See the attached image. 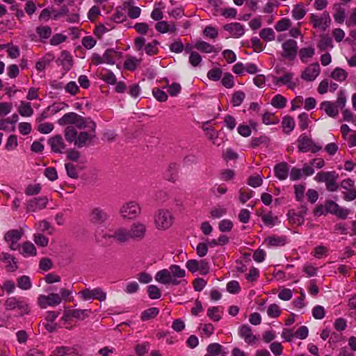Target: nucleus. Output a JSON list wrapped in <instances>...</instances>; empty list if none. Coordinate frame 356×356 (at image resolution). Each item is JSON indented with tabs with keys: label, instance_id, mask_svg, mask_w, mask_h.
I'll return each mask as SVG.
<instances>
[{
	"label": "nucleus",
	"instance_id": "nucleus-1",
	"mask_svg": "<svg viewBox=\"0 0 356 356\" xmlns=\"http://www.w3.org/2000/svg\"><path fill=\"white\" fill-rule=\"evenodd\" d=\"M186 271L179 265H171L168 268L158 271L155 275V280L164 285L177 286L186 283L184 277Z\"/></svg>",
	"mask_w": 356,
	"mask_h": 356
},
{
	"label": "nucleus",
	"instance_id": "nucleus-2",
	"mask_svg": "<svg viewBox=\"0 0 356 356\" xmlns=\"http://www.w3.org/2000/svg\"><path fill=\"white\" fill-rule=\"evenodd\" d=\"M173 222L174 216L168 209H160L154 214V225L159 230H167L172 225Z\"/></svg>",
	"mask_w": 356,
	"mask_h": 356
},
{
	"label": "nucleus",
	"instance_id": "nucleus-3",
	"mask_svg": "<svg viewBox=\"0 0 356 356\" xmlns=\"http://www.w3.org/2000/svg\"><path fill=\"white\" fill-rule=\"evenodd\" d=\"M339 175L335 171L319 172L316 174L314 179L318 182H324L327 191L334 192L339 189L337 181Z\"/></svg>",
	"mask_w": 356,
	"mask_h": 356
},
{
	"label": "nucleus",
	"instance_id": "nucleus-4",
	"mask_svg": "<svg viewBox=\"0 0 356 356\" xmlns=\"http://www.w3.org/2000/svg\"><path fill=\"white\" fill-rule=\"evenodd\" d=\"M90 120H86L82 116L74 112H70L65 114L58 119V123L60 126L74 125L78 129H84Z\"/></svg>",
	"mask_w": 356,
	"mask_h": 356
},
{
	"label": "nucleus",
	"instance_id": "nucleus-5",
	"mask_svg": "<svg viewBox=\"0 0 356 356\" xmlns=\"http://www.w3.org/2000/svg\"><path fill=\"white\" fill-rule=\"evenodd\" d=\"M85 128H88L89 131H81L77 134L76 140H75V145L78 147H83L86 146L88 143H91L96 136V124L93 121H88V123L86 124Z\"/></svg>",
	"mask_w": 356,
	"mask_h": 356
},
{
	"label": "nucleus",
	"instance_id": "nucleus-6",
	"mask_svg": "<svg viewBox=\"0 0 356 356\" xmlns=\"http://www.w3.org/2000/svg\"><path fill=\"white\" fill-rule=\"evenodd\" d=\"M4 305L6 310L17 309L20 316L28 314L30 312L29 305L15 296L8 298Z\"/></svg>",
	"mask_w": 356,
	"mask_h": 356
},
{
	"label": "nucleus",
	"instance_id": "nucleus-7",
	"mask_svg": "<svg viewBox=\"0 0 356 356\" xmlns=\"http://www.w3.org/2000/svg\"><path fill=\"white\" fill-rule=\"evenodd\" d=\"M298 148L300 152H312L316 153L322 149V146L316 144L312 138L305 134H301L298 138Z\"/></svg>",
	"mask_w": 356,
	"mask_h": 356
},
{
	"label": "nucleus",
	"instance_id": "nucleus-8",
	"mask_svg": "<svg viewBox=\"0 0 356 356\" xmlns=\"http://www.w3.org/2000/svg\"><path fill=\"white\" fill-rule=\"evenodd\" d=\"M141 211L140 205L134 201L124 204L120 209V214L123 219H134Z\"/></svg>",
	"mask_w": 356,
	"mask_h": 356
},
{
	"label": "nucleus",
	"instance_id": "nucleus-9",
	"mask_svg": "<svg viewBox=\"0 0 356 356\" xmlns=\"http://www.w3.org/2000/svg\"><path fill=\"white\" fill-rule=\"evenodd\" d=\"M78 294L83 300L96 299L99 301H104L106 298V293L100 287L92 289L86 288L79 291Z\"/></svg>",
	"mask_w": 356,
	"mask_h": 356
},
{
	"label": "nucleus",
	"instance_id": "nucleus-10",
	"mask_svg": "<svg viewBox=\"0 0 356 356\" xmlns=\"http://www.w3.org/2000/svg\"><path fill=\"white\" fill-rule=\"evenodd\" d=\"M104 237L107 239L113 238L120 243H125L130 240L129 230L122 227L110 229L108 233L104 234Z\"/></svg>",
	"mask_w": 356,
	"mask_h": 356
},
{
	"label": "nucleus",
	"instance_id": "nucleus-11",
	"mask_svg": "<svg viewBox=\"0 0 356 356\" xmlns=\"http://www.w3.org/2000/svg\"><path fill=\"white\" fill-rule=\"evenodd\" d=\"M62 298L55 293H49L47 296L40 295L38 298V304L42 309H45L48 306L56 307L60 304Z\"/></svg>",
	"mask_w": 356,
	"mask_h": 356
},
{
	"label": "nucleus",
	"instance_id": "nucleus-12",
	"mask_svg": "<svg viewBox=\"0 0 356 356\" xmlns=\"http://www.w3.org/2000/svg\"><path fill=\"white\" fill-rule=\"evenodd\" d=\"M293 74L286 72L282 76L277 77L273 76V83L275 86L280 87L283 85H287L291 90H294L299 84V80L297 79L295 81H292Z\"/></svg>",
	"mask_w": 356,
	"mask_h": 356
},
{
	"label": "nucleus",
	"instance_id": "nucleus-13",
	"mask_svg": "<svg viewBox=\"0 0 356 356\" xmlns=\"http://www.w3.org/2000/svg\"><path fill=\"white\" fill-rule=\"evenodd\" d=\"M89 217L90 222L95 225H102L109 219L107 212L100 207L92 208L90 211Z\"/></svg>",
	"mask_w": 356,
	"mask_h": 356
},
{
	"label": "nucleus",
	"instance_id": "nucleus-14",
	"mask_svg": "<svg viewBox=\"0 0 356 356\" xmlns=\"http://www.w3.org/2000/svg\"><path fill=\"white\" fill-rule=\"evenodd\" d=\"M310 22L315 29H320L325 31L330 25L331 19L327 12H323L321 16L315 14H311L309 16Z\"/></svg>",
	"mask_w": 356,
	"mask_h": 356
},
{
	"label": "nucleus",
	"instance_id": "nucleus-15",
	"mask_svg": "<svg viewBox=\"0 0 356 356\" xmlns=\"http://www.w3.org/2000/svg\"><path fill=\"white\" fill-rule=\"evenodd\" d=\"M147 225L141 222H134L129 230L130 239L136 241L143 240L147 233Z\"/></svg>",
	"mask_w": 356,
	"mask_h": 356
},
{
	"label": "nucleus",
	"instance_id": "nucleus-16",
	"mask_svg": "<svg viewBox=\"0 0 356 356\" xmlns=\"http://www.w3.org/2000/svg\"><path fill=\"white\" fill-rule=\"evenodd\" d=\"M23 235V231L21 229H11L4 236L5 241L9 244L12 250H16L19 248L18 241Z\"/></svg>",
	"mask_w": 356,
	"mask_h": 356
},
{
	"label": "nucleus",
	"instance_id": "nucleus-17",
	"mask_svg": "<svg viewBox=\"0 0 356 356\" xmlns=\"http://www.w3.org/2000/svg\"><path fill=\"white\" fill-rule=\"evenodd\" d=\"M283 52L282 56L289 60H293L297 55L298 44L294 40L289 39L286 40L282 45Z\"/></svg>",
	"mask_w": 356,
	"mask_h": 356
},
{
	"label": "nucleus",
	"instance_id": "nucleus-18",
	"mask_svg": "<svg viewBox=\"0 0 356 356\" xmlns=\"http://www.w3.org/2000/svg\"><path fill=\"white\" fill-rule=\"evenodd\" d=\"M326 209L327 213L334 214L342 219H346L349 213V211L347 209L341 207L332 200L326 202Z\"/></svg>",
	"mask_w": 356,
	"mask_h": 356
},
{
	"label": "nucleus",
	"instance_id": "nucleus-19",
	"mask_svg": "<svg viewBox=\"0 0 356 356\" xmlns=\"http://www.w3.org/2000/svg\"><path fill=\"white\" fill-rule=\"evenodd\" d=\"M321 72L320 65L318 63H313L309 65L301 74V78L307 81H312L319 75Z\"/></svg>",
	"mask_w": 356,
	"mask_h": 356
},
{
	"label": "nucleus",
	"instance_id": "nucleus-20",
	"mask_svg": "<svg viewBox=\"0 0 356 356\" xmlns=\"http://www.w3.org/2000/svg\"><path fill=\"white\" fill-rule=\"evenodd\" d=\"M48 201L44 197H37L29 200L26 204V210L29 212H35L46 207Z\"/></svg>",
	"mask_w": 356,
	"mask_h": 356
},
{
	"label": "nucleus",
	"instance_id": "nucleus-21",
	"mask_svg": "<svg viewBox=\"0 0 356 356\" xmlns=\"http://www.w3.org/2000/svg\"><path fill=\"white\" fill-rule=\"evenodd\" d=\"M238 334L248 344L255 343L258 339L253 334L251 327L248 325H243L239 327Z\"/></svg>",
	"mask_w": 356,
	"mask_h": 356
},
{
	"label": "nucleus",
	"instance_id": "nucleus-22",
	"mask_svg": "<svg viewBox=\"0 0 356 356\" xmlns=\"http://www.w3.org/2000/svg\"><path fill=\"white\" fill-rule=\"evenodd\" d=\"M223 28L234 38L241 37L245 33L244 26L238 22L225 24Z\"/></svg>",
	"mask_w": 356,
	"mask_h": 356
},
{
	"label": "nucleus",
	"instance_id": "nucleus-23",
	"mask_svg": "<svg viewBox=\"0 0 356 356\" xmlns=\"http://www.w3.org/2000/svg\"><path fill=\"white\" fill-rule=\"evenodd\" d=\"M179 165L176 163H171L168 166L165 173V179L171 182H175L179 179Z\"/></svg>",
	"mask_w": 356,
	"mask_h": 356
},
{
	"label": "nucleus",
	"instance_id": "nucleus-24",
	"mask_svg": "<svg viewBox=\"0 0 356 356\" xmlns=\"http://www.w3.org/2000/svg\"><path fill=\"white\" fill-rule=\"evenodd\" d=\"M49 144L51 147V150L56 153H61L65 148L63 139L60 135L54 136L49 140Z\"/></svg>",
	"mask_w": 356,
	"mask_h": 356
},
{
	"label": "nucleus",
	"instance_id": "nucleus-25",
	"mask_svg": "<svg viewBox=\"0 0 356 356\" xmlns=\"http://www.w3.org/2000/svg\"><path fill=\"white\" fill-rule=\"evenodd\" d=\"M0 259L2 261L6 263V268L8 271L14 272L18 268L15 258L11 254L8 253H1Z\"/></svg>",
	"mask_w": 356,
	"mask_h": 356
},
{
	"label": "nucleus",
	"instance_id": "nucleus-26",
	"mask_svg": "<svg viewBox=\"0 0 356 356\" xmlns=\"http://www.w3.org/2000/svg\"><path fill=\"white\" fill-rule=\"evenodd\" d=\"M320 108L331 118H336L339 115V110L334 102L330 101L323 102L320 105Z\"/></svg>",
	"mask_w": 356,
	"mask_h": 356
},
{
	"label": "nucleus",
	"instance_id": "nucleus-27",
	"mask_svg": "<svg viewBox=\"0 0 356 356\" xmlns=\"http://www.w3.org/2000/svg\"><path fill=\"white\" fill-rule=\"evenodd\" d=\"M275 177L280 180H284L289 175V165L285 162L277 164L274 168Z\"/></svg>",
	"mask_w": 356,
	"mask_h": 356
},
{
	"label": "nucleus",
	"instance_id": "nucleus-28",
	"mask_svg": "<svg viewBox=\"0 0 356 356\" xmlns=\"http://www.w3.org/2000/svg\"><path fill=\"white\" fill-rule=\"evenodd\" d=\"M333 9L334 10L333 14L334 21L339 24L343 23L346 19L345 8L341 6V3H335L333 6Z\"/></svg>",
	"mask_w": 356,
	"mask_h": 356
},
{
	"label": "nucleus",
	"instance_id": "nucleus-29",
	"mask_svg": "<svg viewBox=\"0 0 356 356\" xmlns=\"http://www.w3.org/2000/svg\"><path fill=\"white\" fill-rule=\"evenodd\" d=\"M156 30L161 33L168 32L175 33L177 31L176 26L174 23L168 24L165 21H160L155 25Z\"/></svg>",
	"mask_w": 356,
	"mask_h": 356
},
{
	"label": "nucleus",
	"instance_id": "nucleus-30",
	"mask_svg": "<svg viewBox=\"0 0 356 356\" xmlns=\"http://www.w3.org/2000/svg\"><path fill=\"white\" fill-rule=\"evenodd\" d=\"M20 253L24 257H34L37 254V250L33 243L26 241L22 245Z\"/></svg>",
	"mask_w": 356,
	"mask_h": 356
},
{
	"label": "nucleus",
	"instance_id": "nucleus-31",
	"mask_svg": "<svg viewBox=\"0 0 356 356\" xmlns=\"http://www.w3.org/2000/svg\"><path fill=\"white\" fill-rule=\"evenodd\" d=\"M268 246H282L286 243V237L285 236H270L265 239Z\"/></svg>",
	"mask_w": 356,
	"mask_h": 356
},
{
	"label": "nucleus",
	"instance_id": "nucleus-32",
	"mask_svg": "<svg viewBox=\"0 0 356 356\" xmlns=\"http://www.w3.org/2000/svg\"><path fill=\"white\" fill-rule=\"evenodd\" d=\"M99 77L104 82L111 85L116 83L117 81L115 75L111 70L104 68L100 72Z\"/></svg>",
	"mask_w": 356,
	"mask_h": 356
},
{
	"label": "nucleus",
	"instance_id": "nucleus-33",
	"mask_svg": "<svg viewBox=\"0 0 356 356\" xmlns=\"http://www.w3.org/2000/svg\"><path fill=\"white\" fill-rule=\"evenodd\" d=\"M90 310L86 309H73L69 312V313L62 317L63 320H66L67 316L73 317L74 318L83 320L88 316V314L90 313Z\"/></svg>",
	"mask_w": 356,
	"mask_h": 356
},
{
	"label": "nucleus",
	"instance_id": "nucleus-34",
	"mask_svg": "<svg viewBox=\"0 0 356 356\" xmlns=\"http://www.w3.org/2000/svg\"><path fill=\"white\" fill-rule=\"evenodd\" d=\"M194 47L197 50L204 53L218 52L219 50H216L215 47L209 43L200 40L197 41Z\"/></svg>",
	"mask_w": 356,
	"mask_h": 356
},
{
	"label": "nucleus",
	"instance_id": "nucleus-35",
	"mask_svg": "<svg viewBox=\"0 0 356 356\" xmlns=\"http://www.w3.org/2000/svg\"><path fill=\"white\" fill-rule=\"evenodd\" d=\"M19 113L23 117H30L33 113V110L29 102L22 101L18 107Z\"/></svg>",
	"mask_w": 356,
	"mask_h": 356
},
{
	"label": "nucleus",
	"instance_id": "nucleus-36",
	"mask_svg": "<svg viewBox=\"0 0 356 356\" xmlns=\"http://www.w3.org/2000/svg\"><path fill=\"white\" fill-rule=\"evenodd\" d=\"M315 49L313 47H304L299 50V57L302 63H307L309 58L313 57Z\"/></svg>",
	"mask_w": 356,
	"mask_h": 356
},
{
	"label": "nucleus",
	"instance_id": "nucleus-37",
	"mask_svg": "<svg viewBox=\"0 0 356 356\" xmlns=\"http://www.w3.org/2000/svg\"><path fill=\"white\" fill-rule=\"evenodd\" d=\"M283 131L286 134H289L295 128V121L292 117L285 116L282 122Z\"/></svg>",
	"mask_w": 356,
	"mask_h": 356
},
{
	"label": "nucleus",
	"instance_id": "nucleus-38",
	"mask_svg": "<svg viewBox=\"0 0 356 356\" xmlns=\"http://www.w3.org/2000/svg\"><path fill=\"white\" fill-rule=\"evenodd\" d=\"M261 218L266 226L273 227L280 222L277 216H274L272 212L261 215Z\"/></svg>",
	"mask_w": 356,
	"mask_h": 356
},
{
	"label": "nucleus",
	"instance_id": "nucleus-39",
	"mask_svg": "<svg viewBox=\"0 0 356 356\" xmlns=\"http://www.w3.org/2000/svg\"><path fill=\"white\" fill-rule=\"evenodd\" d=\"M317 47L321 51H325L328 48H333L332 38L327 35H321Z\"/></svg>",
	"mask_w": 356,
	"mask_h": 356
},
{
	"label": "nucleus",
	"instance_id": "nucleus-40",
	"mask_svg": "<svg viewBox=\"0 0 356 356\" xmlns=\"http://www.w3.org/2000/svg\"><path fill=\"white\" fill-rule=\"evenodd\" d=\"M125 13V10L122 8H117L115 12L108 20L115 23H122L127 18Z\"/></svg>",
	"mask_w": 356,
	"mask_h": 356
},
{
	"label": "nucleus",
	"instance_id": "nucleus-41",
	"mask_svg": "<svg viewBox=\"0 0 356 356\" xmlns=\"http://www.w3.org/2000/svg\"><path fill=\"white\" fill-rule=\"evenodd\" d=\"M140 60L134 56H129L124 61V67L125 69L134 71L140 65Z\"/></svg>",
	"mask_w": 356,
	"mask_h": 356
},
{
	"label": "nucleus",
	"instance_id": "nucleus-42",
	"mask_svg": "<svg viewBox=\"0 0 356 356\" xmlns=\"http://www.w3.org/2000/svg\"><path fill=\"white\" fill-rule=\"evenodd\" d=\"M17 286L22 290H29L32 286L31 279L27 275H22L17 279Z\"/></svg>",
	"mask_w": 356,
	"mask_h": 356
},
{
	"label": "nucleus",
	"instance_id": "nucleus-43",
	"mask_svg": "<svg viewBox=\"0 0 356 356\" xmlns=\"http://www.w3.org/2000/svg\"><path fill=\"white\" fill-rule=\"evenodd\" d=\"M118 56V52L113 49H107L103 54L104 63L114 65Z\"/></svg>",
	"mask_w": 356,
	"mask_h": 356
},
{
	"label": "nucleus",
	"instance_id": "nucleus-44",
	"mask_svg": "<svg viewBox=\"0 0 356 356\" xmlns=\"http://www.w3.org/2000/svg\"><path fill=\"white\" fill-rule=\"evenodd\" d=\"M259 36L266 42H270L275 40V33L271 28H264L261 30Z\"/></svg>",
	"mask_w": 356,
	"mask_h": 356
},
{
	"label": "nucleus",
	"instance_id": "nucleus-45",
	"mask_svg": "<svg viewBox=\"0 0 356 356\" xmlns=\"http://www.w3.org/2000/svg\"><path fill=\"white\" fill-rule=\"evenodd\" d=\"M262 122L266 125L277 124L280 120L274 113L266 112L262 115Z\"/></svg>",
	"mask_w": 356,
	"mask_h": 356
},
{
	"label": "nucleus",
	"instance_id": "nucleus-46",
	"mask_svg": "<svg viewBox=\"0 0 356 356\" xmlns=\"http://www.w3.org/2000/svg\"><path fill=\"white\" fill-rule=\"evenodd\" d=\"M291 13L293 17L295 19L299 20L302 19L305 16L307 12L302 5L297 4L294 6L293 9L291 11Z\"/></svg>",
	"mask_w": 356,
	"mask_h": 356
},
{
	"label": "nucleus",
	"instance_id": "nucleus-47",
	"mask_svg": "<svg viewBox=\"0 0 356 356\" xmlns=\"http://www.w3.org/2000/svg\"><path fill=\"white\" fill-rule=\"evenodd\" d=\"M76 137L77 131L76 129L72 126H67L65 130V138L66 140L70 143H74L75 144Z\"/></svg>",
	"mask_w": 356,
	"mask_h": 356
},
{
	"label": "nucleus",
	"instance_id": "nucleus-48",
	"mask_svg": "<svg viewBox=\"0 0 356 356\" xmlns=\"http://www.w3.org/2000/svg\"><path fill=\"white\" fill-rule=\"evenodd\" d=\"M159 314V309L156 307H151L145 311L141 314V320L143 321H148L149 319L155 318Z\"/></svg>",
	"mask_w": 356,
	"mask_h": 356
},
{
	"label": "nucleus",
	"instance_id": "nucleus-49",
	"mask_svg": "<svg viewBox=\"0 0 356 356\" xmlns=\"http://www.w3.org/2000/svg\"><path fill=\"white\" fill-rule=\"evenodd\" d=\"M35 31L42 40L47 39L51 35V29L49 26H39Z\"/></svg>",
	"mask_w": 356,
	"mask_h": 356
},
{
	"label": "nucleus",
	"instance_id": "nucleus-50",
	"mask_svg": "<svg viewBox=\"0 0 356 356\" xmlns=\"http://www.w3.org/2000/svg\"><path fill=\"white\" fill-rule=\"evenodd\" d=\"M159 44V42L154 40L152 42L148 43L145 47V53L149 56H154L158 54L159 49L158 45Z\"/></svg>",
	"mask_w": 356,
	"mask_h": 356
},
{
	"label": "nucleus",
	"instance_id": "nucleus-51",
	"mask_svg": "<svg viewBox=\"0 0 356 356\" xmlns=\"http://www.w3.org/2000/svg\"><path fill=\"white\" fill-rule=\"evenodd\" d=\"M347 72L342 68L337 67L332 72L331 76L332 79L338 81H343L347 78Z\"/></svg>",
	"mask_w": 356,
	"mask_h": 356
},
{
	"label": "nucleus",
	"instance_id": "nucleus-52",
	"mask_svg": "<svg viewBox=\"0 0 356 356\" xmlns=\"http://www.w3.org/2000/svg\"><path fill=\"white\" fill-rule=\"evenodd\" d=\"M286 99L281 95H276L271 100V104L275 108H282L286 106Z\"/></svg>",
	"mask_w": 356,
	"mask_h": 356
},
{
	"label": "nucleus",
	"instance_id": "nucleus-53",
	"mask_svg": "<svg viewBox=\"0 0 356 356\" xmlns=\"http://www.w3.org/2000/svg\"><path fill=\"white\" fill-rule=\"evenodd\" d=\"M291 25V22L288 18H282L277 22L275 26V29L278 32H282L289 29Z\"/></svg>",
	"mask_w": 356,
	"mask_h": 356
},
{
	"label": "nucleus",
	"instance_id": "nucleus-54",
	"mask_svg": "<svg viewBox=\"0 0 356 356\" xmlns=\"http://www.w3.org/2000/svg\"><path fill=\"white\" fill-rule=\"evenodd\" d=\"M58 356H67L76 354V348L74 347L60 346L56 349Z\"/></svg>",
	"mask_w": 356,
	"mask_h": 356
},
{
	"label": "nucleus",
	"instance_id": "nucleus-55",
	"mask_svg": "<svg viewBox=\"0 0 356 356\" xmlns=\"http://www.w3.org/2000/svg\"><path fill=\"white\" fill-rule=\"evenodd\" d=\"M245 97V95L243 92L242 91H236V92H234L233 95H232V104L234 106H240L244 99Z\"/></svg>",
	"mask_w": 356,
	"mask_h": 356
},
{
	"label": "nucleus",
	"instance_id": "nucleus-56",
	"mask_svg": "<svg viewBox=\"0 0 356 356\" xmlns=\"http://www.w3.org/2000/svg\"><path fill=\"white\" fill-rule=\"evenodd\" d=\"M37 230L40 232H47L49 234H52L53 228L47 220L39 221L35 225Z\"/></svg>",
	"mask_w": 356,
	"mask_h": 356
},
{
	"label": "nucleus",
	"instance_id": "nucleus-57",
	"mask_svg": "<svg viewBox=\"0 0 356 356\" xmlns=\"http://www.w3.org/2000/svg\"><path fill=\"white\" fill-rule=\"evenodd\" d=\"M226 213L227 209L221 206H216L213 207L210 211L211 216L213 218H220Z\"/></svg>",
	"mask_w": 356,
	"mask_h": 356
},
{
	"label": "nucleus",
	"instance_id": "nucleus-58",
	"mask_svg": "<svg viewBox=\"0 0 356 356\" xmlns=\"http://www.w3.org/2000/svg\"><path fill=\"white\" fill-rule=\"evenodd\" d=\"M18 145L17 136L15 135H10L6 141L5 145V149L8 151L15 149Z\"/></svg>",
	"mask_w": 356,
	"mask_h": 356
},
{
	"label": "nucleus",
	"instance_id": "nucleus-59",
	"mask_svg": "<svg viewBox=\"0 0 356 356\" xmlns=\"http://www.w3.org/2000/svg\"><path fill=\"white\" fill-rule=\"evenodd\" d=\"M289 219L291 223L301 225L303 224L305 219L299 216L297 213L289 211L288 213Z\"/></svg>",
	"mask_w": 356,
	"mask_h": 356
},
{
	"label": "nucleus",
	"instance_id": "nucleus-60",
	"mask_svg": "<svg viewBox=\"0 0 356 356\" xmlns=\"http://www.w3.org/2000/svg\"><path fill=\"white\" fill-rule=\"evenodd\" d=\"M208 316L214 321H218L221 318V315L220 314V309L218 307H213L208 309L207 311Z\"/></svg>",
	"mask_w": 356,
	"mask_h": 356
},
{
	"label": "nucleus",
	"instance_id": "nucleus-61",
	"mask_svg": "<svg viewBox=\"0 0 356 356\" xmlns=\"http://www.w3.org/2000/svg\"><path fill=\"white\" fill-rule=\"evenodd\" d=\"M152 95L156 100L161 102H164L168 99L166 93L158 88H154L152 90Z\"/></svg>",
	"mask_w": 356,
	"mask_h": 356
},
{
	"label": "nucleus",
	"instance_id": "nucleus-62",
	"mask_svg": "<svg viewBox=\"0 0 356 356\" xmlns=\"http://www.w3.org/2000/svg\"><path fill=\"white\" fill-rule=\"evenodd\" d=\"M147 293L151 299H159L161 296L160 289L153 284L148 286Z\"/></svg>",
	"mask_w": 356,
	"mask_h": 356
},
{
	"label": "nucleus",
	"instance_id": "nucleus-63",
	"mask_svg": "<svg viewBox=\"0 0 356 356\" xmlns=\"http://www.w3.org/2000/svg\"><path fill=\"white\" fill-rule=\"evenodd\" d=\"M65 167L67 171V174L72 179L78 178V171L76 167L74 164L71 163H65Z\"/></svg>",
	"mask_w": 356,
	"mask_h": 356
},
{
	"label": "nucleus",
	"instance_id": "nucleus-64",
	"mask_svg": "<svg viewBox=\"0 0 356 356\" xmlns=\"http://www.w3.org/2000/svg\"><path fill=\"white\" fill-rule=\"evenodd\" d=\"M222 71L220 68L210 70L207 73V77L212 81H218L221 78Z\"/></svg>",
	"mask_w": 356,
	"mask_h": 356
}]
</instances>
